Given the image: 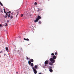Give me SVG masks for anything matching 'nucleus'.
<instances>
[{
	"instance_id": "1",
	"label": "nucleus",
	"mask_w": 74,
	"mask_h": 74,
	"mask_svg": "<svg viewBox=\"0 0 74 74\" xmlns=\"http://www.w3.org/2000/svg\"><path fill=\"white\" fill-rule=\"evenodd\" d=\"M50 60L51 62L53 63H55V60L53 59L52 58H51L50 59Z\"/></svg>"
},
{
	"instance_id": "2",
	"label": "nucleus",
	"mask_w": 74,
	"mask_h": 74,
	"mask_svg": "<svg viewBox=\"0 0 74 74\" xmlns=\"http://www.w3.org/2000/svg\"><path fill=\"white\" fill-rule=\"evenodd\" d=\"M48 63H49V62L48 60H46L45 62V66H47V64H48Z\"/></svg>"
},
{
	"instance_id": "3",
	"label": "nucleus",
	"mask_w": 74,
	"mask_h": 74,
	"mask_svg": "<svg viewBox=\"0 0 74 74\" xmlns=\"http://www.w3.org/2000/svg\"><path fill=\"white\" fill-rule=\"evenodd\" d=\"M32 69L34 71V74H37V70L34 68V67H32Z\"/></svg>"
},
{
	"instance_id": "4",
	"label": "nucleus",
	"mask_w": 74,
	"mask_h": 74,
	"mask_svg": "<svg viewBox=\"0 0 74 74\" xmlns=\"http://www.w3.org/2000/svg\"><path fill=\"white\" fill-rule=\"evenodd\" d=\"M49 71L51 73H52L53 72V70L52 69V67L50 66L49 67Z\"/></svg>"
},
{
	"instance_id": "5",
	"label": "nucleus",
	"mask_w": 74,
	"mask_h": 74,
	"mask_svg": "<svg viewBox=\"0 0 74 74\" xmlns=\"http://www.w3.org/2000/svg\"><path fill=\"white\" fill-rule=\"evenodd\" d=\"M37 19L38 20H39V19H41V16H40L38 15V16Z\"/></svg>"
},
{
	"instance_id": "6",
	"label": "nucleus",
	"mask_w": 74,
	"mask_h": 74,
	"mask_svg": "<svg viewBox=\"0 0 74 74\" xmlns=\"http://www.w3.org/2000/svg\"><path fill=\"white\" fill-rule=\"evenodd\" d=\"M56 58L57 57L56 56H54L53 57V58H52L53 59H56Z\"/></svg>"
},
{
	"instance_id": "7",
	"label": "nucleus",
	"mask_w": 74,
	"mask_h": 74,
	"mask_svg": "<svg viewBox=\"0 0 74 74\" xmlns=\"http://www.w3.org/2000/svg\"><path fill=\"white\" fill-rule=\"evenodd\" d=\"M38 20H39L37 18H36V19L35 20H34V22L35 23H36L38 22Z\"/></svg>"
},
{
	"instance_id": "8",
	"label": "nucleus",
	"mask_w": 74,
	"mask_h": 74,
	"mask_svg": "<svg viewBox=\"0 0 74 74\" xmlns=\"http://www.w3.org/2000/svg\"><path fill=\"white\" fill-rule=\"evenodd\" d=\"M24 40H25V41H29V39L28 38L26 39L25 38H24Z\"/></svg>"
},
{
	"instance_id": "9",
	"label": "nucleus",
	"mask_w": 74,
	"mask_h": 74,
	"mask_svg": "<svg viewBox=\"0 0 74 74\" xmlns=\"http://www.w3.org/2000/svg\"><path fill=\"white\" fill-rule=\"evenodd\" d=\"M30 61H31V62H34V60L33 59H30Z\"/></svg>"
},
{
	"instance_id": "10",
	"label": "nucleus",
	"mask_w": 74,
	"mask_h": 74,
	"mask_svg": "<svg viewBox=\"0 0 74 74\" xmlns=\"http://www.w3.org/2000/svg\"><path fill=\"white\" fill-rule=\"evenodd\" d=\"M5 49L7 51H8V47H5Z\"/></svg>"
},
{
	"instance_id": "11",
	"label": "nucleus",
	"mask_w": 74,
	"mask_h": 74,
	"mask_svg": "<svg viewBox=\"0 0 74 74\" xmlns=\"http://www.w3.org/2000/svg\"><path fill=\"white\" fill-rule=\"evenodd\" d=\"M53 63L52 62H49V64L50 65H53Z\"/></svg>"
},
{
	"instance_id": "12",
	"label": "nucleus",
	"mask_w": 74,
	"mask_h": 74,
	"mask_svg": "<svg viewBox=\"0 0 74 74\" xmlns=\"http://www.w3.org/2000/svg\"><path fill=\"white\" fill-rule=\"evenodd\" d=\"M26 58L27 60H30V58H29V57L27 56H26Z\"/></svg>"
},
{
	"instance_id": "13",
	"label": "nucleus",
	"mask_w": 74,
	"mask_h": 74,
	"mask_svg": "<svg viewBox=\"0 0 74 74\" xmlns=\"http://www.w3.org/2000/svg\"><path fill=\"white\" fill-rule=\"evenodd\" d=\"M31 66H32V67H33V66H34L33 63H31Z\"/></svg>"
},
{
	"instance_id": "14",
	"label": "nucleus",
	"mask_w": 74,
	"mask_h": 74,
	"mask_svg": "<svg viewBox=\"0 0 74 74\" xmlns=\"http://www.w3.org/2000/svg\"><path fill=\"white\" fill-rule=\"evenodd\" d=\"M31 62L30 61H28V64L29 65L30 64H31Z\"/></svg>"
},
{
	"instance_id": "15",
	"label": "nucleus",
	"mask_w": 74,
	"mask_h": 74,
	"mask_svg": "<svg viewBox=\"0 0 74 74\" xmlns=\"http://www.w3.org/2000/svg\"><path fill=\"white\" fill-rule=\"evenodd\" d=\"M38 9L39 10V11H41V10H42V9H40L39 8H38Z\"/></svg>"
},
{
	"instance_id": "16",
	"label": "nucleus",
	"mask_w": 74,
	"mask_h": 74,
	"mask_svg": "<svg viewBox=\"0 0 74 74\" xmlns=\"http://www.w3.org/2000/svg\"><path fill=\"white\" fill-rule=\"evenodd\" d=\"M34 67L35 69H37V65H35L34 66Z\"/></svg>"
},
{
	"instance_id": "17",
	"label": "nucleus",
	"mask_w": 74,
	"mask_h": 74,
	"mask_svg": "<svg viewBox=\"0 0 74 74\" xmlns=\"http://www.w3.org/2000/svg\"><path fill=\"white\" fill-rule=\"evenodd\" d=\"M5 26H8V24L7 23H5Z\"/></svg>"
},
{
	"instance_id": "18",
	"label": "nucleus",
	"mask_w": 74,
	"mask_h": 74,
	"mask_svg": "<svg viewBox=\"0 0 74 74\" xmlns=\"http://www.w3.org/2000/svg\"><path fill=\"white\" fill-rule=\"evenodd\" d=\"M0 4H1V5L2 6H3V4H2V3H1V1H0Z\"/></svg>"
},
{
	"instance_id": "19",
	"label": "nucleus",
	"mask_w": 74,
	"mask_h": 74,
	"mask_svg": "<svg viewBox=\"0 0 74 74\" xmlns=\"http://www.w3.org/2000/svg\"><path fill=\"white\" fill-rule=\"evenodd\" d=\"M3 10L5 14L6 13V12H5V9H3Z\"/></svg>"
},
{
	"instance_id": "20",
	"label": "nucleus",
	"mask_w": 74,
	"mask_h": 74,
	"mask_svg": "<svg viewBox=\"0 0 74 74\" xmlns=\"http://www.w3.org/2000/svg\"><path fill=\"white\" fill-rule=\"evenodd\" d=\"M3 27V25L0 24V27Z\"/></svg>"
},
{
	"instance_id": "21",
	"label": "nucleus",
	"mask_w": 74,
	"mask_h": 74,
	"mask_svg": "<svg viewBox=\"0 0 74 74\" xmlns=\"http://www.w3.org/2000/svg\"><path fill=\"white\" fill-rule=\"evenodd\" d=\"M16 14H17V15H16V18L17 17V16L18 15V12H17Z\"/></svg>"
},
{
	"instance_id": "22",
	"label": "nucleus",
	"mask_w": 74,
	"mask_h": 74,
	"mask_svg": "<svg viewBox=\"0 0 74 74\" xmlns=\"http://www.w3.org/2000/svg\"><path fill=\"white\" fill-rule=\"evenodd\" d=\"M38 23L39 24H41V21H39V22H38Z\"/></svg>"
},
{
	"instance_id": "23",
	"label": "nucleus",
	"mask_w": 74,
	"mask_h": 74,
	"mask_svg": "<svg viewBox=\"0 0 74 74\" xmlns=\"http://www.w3.org/2000/svg\"><path fill=\"white\" fill-rule=\"evenodd\" d=\"M51 55L52 56H54V53H52L51 54Z\"/></svg>"
},
{
	"instance_id": "24",
	"label": "nucleus",
	"mask_w": 74,
	"mask_h": 74,
	"mask_svg": "<svg viewBox=\"0 0 74 74\" xmlns=\"http://www.w3.org/2000/svg\"><path fill=\"white\" fill-rule=\"evenodd\" d=\"M13 18V17L12 16H10V19H12V18Z\"/></svg>"
},
{
	"instance_id": "25",
	"label": "nucleus",
	"mask_w": 74,
	"mask_h": 74,
	"mask_svg": "<svg viewBox=\"0 0 74 74\" xmlns=\"http://www.w3.org/2000/svg\"><path fill=\"white\" fill-rule=\"evenodd\" d=\"M34 4L35 5H37V2H35L34 3Z\"/></svg>"
},
{
	"instance_id": "26",
	"label": "nucleus",
	"mask_w": 74,
	"mask_h": 74,
	"mask_svg": "<svg viewBox=\"0 0 74 74\" xmlns=\"http://www.w3.org/2000/svg\"><path fill=\"white\" fill-rule=\"evenodd\" d=\"M55 55H57V54H58V53H57V52H55Z\"/></svg>"
},
{
	"instance_id": "27",
	"label": "nucleus",
	"mask_w": 74,
	"mask_h": 74,
	"mask_svg": "<svg viewBox=\"0 0 74 74\" xmlns=\"http://www.w3.org/2000/svg\"><path fill=\"white\" fill-rule=\"evenodd\" d=\"M23 16V14H21V17H22Z\"/></svg>"
},
{
	"instance_id": "28",
	"label": "nucleus",
	"mask_w": 74,
	"mask_h": 74,
	"mask_svg": "<svg viewBox=\"0 0 74 74\" xmlns=\"http://www.w3.org/2000/svg\"><path fill=\"white\" fill-rule=\"evenodd\" d=\"M9 17H10V14L8 15V18H9Z\"/></svg>"
},
{
	"instance_id": "29",
	"label": "nucleus",
	"mask_w": 74,
	"mask_h": 74,
	"mask_svg": "<svg viewBox=\"0 0 74 74\" xmlns=\"http://www.w3.org/2000/svg\"><path fill=\"white\" fill-rule=\"evenodd\" d=\"M8 12H7L6 13V15H8Z\"/></svg>"
},
{
	"instance_id": "30",
	"label": "nucleus",
	"mask_w": 74,
	"mask_h": 74,
	"mask_svg": "<svg viewBox=\"0 0 74 74\" xmlns=\"http://www.w3.org/2000/svg\"><path fill=\"white\" fill-rule=\"evenodd\" d=\"M8 14H10V13H11V12L10 11L8 12Z\"/></svg>"
},
{
	"instance_id": "31",
	"label": "nucleus",
	"mask_w": 74,
	"mask_h": 74,
	"mask_svg": "<svg viewBox=\"0 0 74 74\" xmlns=\"http://www.w3.org/2000/svg\"><path fill=\"white\" fill-rule=\"evenodd\" d=\"M7 22H8V23L9 22V21L8 20V21H7Z\"/></svg>"
},
{
	"instance_id": "32",
	"label": "nucleus",
	"mask_w": 74,
	"mask_h": 74,
	"mask_svg": "<svg viewBox=\"0 0 74 74\" xmlns=\"http://www.w3.org/2000/svg\"><path fill=\"white\" fill-rule=\"evenodd\" d=\"M2 51H0V53H2Z\"/></svg>"
},
{
	"instance_id": "33",
	"label": "nucleus",
	"mask_w": 74,
	"mask_h": 74,
	"mask_svg": "<svg viewBox=\"0 0 74 74\" xmlns=\"http://www.w3.org/2000/svg\"><path fill=\"white\" fill-rule=\"evenodd\" d=\"M21 50L22 51V48H21Z\"/></svg>"
},
{
	"instance_id": "34",
	"label": "nucleus",
	"mask_w": 74,
	"mask_h": 74,
	"mask_svg": "<svg viewBox=\"0 0 74 74\" xmlns=\"http://www.w3.org/2000/svg\"><path fill=\"white\" fill-rule=\"evenodd\" d=\"M39 11V10L38 9V10H37V11H38V12Z\"/></svg>"
},
{
	"instance_id": "35",
	"label": "nucleus",
	"mask_w": 74,
	"mask_h": 74,
	"mask_svg": "<svg viewBox=\"0 0 74 74\" xmlns=\"http://www.w3.org/2000/svg\"><path fill=\"white\" fill-rule=\"evenodd\" d=\"M11 14L12 15V14H13L11 13Z\"/></svg>"
},
{
	"instance_id": "36",
	"label": "nucleus",
	"mask_w": 74,
	"mask_h": 74,
	"mask_svg": "<svg viewBox=\"0 0 74 74\" xmlns=\"http://www.w3.org/2000/svg\"><path fill=\"white\" fill-rule=\"evenodd\" d=\"M18 73V72H16V73Z\"/></svg>"
},
{
	"instance_id": "37",
	"label": "nucleus",
	"mask_w": 74,
	"mask_h": 74,
	"mask_svg": "<svg viewBox=\"0 0 74 74\" xmlns=\"http://www.w3.org/2000/svg\"><path fill=\"white\" fill-rule=\"evenodd\" d=\"M7 16H6V18H7Z\"/></svg>"
}]
</instances>
